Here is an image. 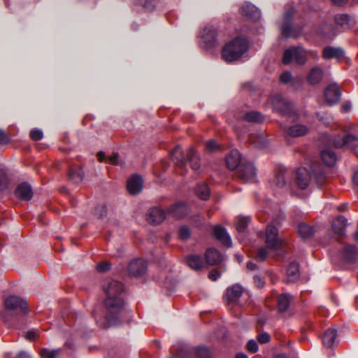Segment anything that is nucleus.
Wrapping results in <instances>:
<instances>
[{
  "mask_svg": "<svg viewBox=\"0 0 358 358\" xmlns=\"http://www.w3.org/2000/svg\"><path fill=\"white\" fill-rule=\"evenodd\" d=\"M312 176L320 188L327 182L326 171L322 166L311 167V173L305 167H300L294 173L285 166L279 165L275 169V176L272 183L278 189L295 194L296 189H306L308 187Z\"/></svg>",
  "mask_w": 358,
  "mask_h": 358,
  "instance_id": "nucleus-1",
  "label": "nucleus"
},
{
  "mask_svg": "<svg viewBox=\"0 0 358 358\" xmlns=\"http://www.w3.org/2000/svg\"><path fill=\"white\" fill-rule=\"evenodd\" d=\"M102 287L106 296L103 304L106 310L105 319L107 326L117 325L121 322L120 313L124 308V285L120 281L107 279Z\"/></svg>",
  "mask_w": 358,
  "mask_h": 358,
  "instance_id": "nucleus-2",
  "label": "nucleus"
},
{
  "mask_svg": "<svg viewBox=\"0 0 358 358\" xmlns=\"http://www.w3.org/2000/svg\"><path fill=\"white\" fill-rule=\"evenodd\" d=\"M170 155L173 162L182 171L186 170L187 163L193 170L200 168V155L194 148L184 151L180 145H176Z\"/></svg>",
  "mask_w": 358,
  "mask_h": 358,
  "instance_id": "nucleus-3",
  "label": "nucleus"
},
{
  "mask_svg": "<svg viewBox=\"0 0 358 358\" xmlns=\"http://www.w3.org/2000/svg\"><path fill=\"white\" fill-rule=\"evenodd\" d=\"M248 49V41L237 36L222 48V57L227 62H232L239 59Z\"/></svg>",
  "mask_w": 358,
  "mask_h": 358,
  "instance_id": "nucleus-4",
  "label": "nucleus"
},
{
  "mask_svg": "<svg viewBox=\"0 0 358 358\" xmlns=\"http://www.w3.org/2000/svg\"><path fill=\"white\" fill-rule=\"evenodd\" d=\"M5 310L1 313V317L5 322H9L10 316L19 309L22 313L26 314L29 311L27 301L18 296L11 295L4 301Z\"/></svg>",
  "mask_w": 358,
  "mask_h": 358,
  "instance_id": "nucleus-5",
  "label": "nucleus"
},
{
  "mask_svg": "<svg viewBox=\"0 0 358 358\" xmlns=\"http://www.w3.org/2000/svg\"><path fill=\"white\" fill-rule=\"evenodd\" d=\"M358 258V248L354 245H346L332 259L333 263L340 269H347L348 265L355 263Z\"/></svg>",
  "mask_w": 358,
  "mask_h": 358,
  "instance_id": "nucleus-6",
  "label": "nucleus"
},
{
  "mask_svg": "<svg viewBox=\"0 0 358 358\" xmlns=\"http://www.w3.org/2000/svg\"><path fill=\"white\" fill-rule=\"evenodd\" d=\"M173 350L171 358H193L194 355L197 358H211L209 349L205 347L193 348L187 345H180Z\"/></svg>",
  "mask_w": 358,
  "mask_h": 358,
  "instance_id": "nucleus-7",
  "label": "nucleus"
},
{
  "mask_svg": "<svg viewBox=\"0 0 358 358\" xmlns=\"http://www.w3.org/2000/svg\"><path fill=\"white\" fill-rule=\"evenodd\" d=\"M294 16V11L289 9L283 15L284 22L281 26V34L285 38H298L302 34L303 26L292 25V20Z\"/></svg>",
  "mask_w": 358,
  "mask_h": 358,
  "instance_id": "nucleus-8",
  "label": "nucleus"
},
{
  "mask_svg": "<svg viewBox=\"0 0 358 358\" xmlns=\"http://www.w3.org/2000/svg\"><path fill=\"white\" fill-rule=\"evenodd\" d=\"M307 50L301 46H292L284 51L282 63L289 64L293 60L300 65H304L307 62Z\"/></svg>",
  "mask_w": 358,
  "mask_h": 358,
  "instance_id": "nucleus-9",
  "label": "nucleus"
},
{
  "mask_svg": "<svg viewBox=\"0 0 358 358\" xmlns=\"http://www.w3.org/2000/svg\"><path fill=\"white\" fill-rule=\"evenodd\" d=\"M271 103L273 109L285 117H292L294 110L292 104L286 100L282 95L275 94L272 97Z\"/></svg>",
  "mask_w": 358,
  "mask_h": 358,
  "instance_id": "nucleus-10",
  "label": "nucleus"
},
{
  "mask_svg": "<svg viewBox=\"0 0 358 358\" xmlns=\"http://www.w3.org/2000/svg\"><path fill=\"white\" fill-rule=\"evenodd\" d=\"M236 178L245 183L252 180L256 176V169L252 163L244 161L235 172Z\"/></svg>",
  "mask_w": 358,
  "mask_h": 358,
  "instance_id": "nucleus-11",
  "label": "nucleus"
},
{
  "mask_svg": "<svg viewBox=\"0 0 358 358\" xmlns=\"http://www.w3.org/2000/svg\"><path fill=\"white\" fill-rule=\"evenodd\" d=\"M282 241L278 236V229L274 225L267 226L266 230V245L273 250H278L282 246Z\"/></svg>",
  "mask_w": 358,
  "mask_h": 358,
  "instance_id": "nucleus-12",
  "label": "nucleus"
},
{
  "mask_svg": "<svg viewBox=\"0 0 358 358\" xmlns=\"http://www.w3.org/2000/svg\"><path fill=\"white\" fill-rule=\"evenodd\" d=\"M244 288L240 284H234L229 287L225 292L224 299L228 306L231 304L236 305L238 303L240 298L242 296Z\"/></svg>",
  "mask_w": 358,
  "mask_h": 358,
  "instance_id": "nucleus-13",
  "label": "nucleus"
},
{
  "mask_svg": "<svg viewBox=\"0 0 358 358\" xmlns=\"http://www.w3.org/2000/svg\"><path fill=\"white\" fill-rule=\"evenodd\" d=\"M333 144L337 148L346 147L353 149L358 146V137L352 134H348L343 136H338L334 138Z\"/></svg>",
  "mask_w": 358,
  "mask_h": 358,
  "instance_id": "nucleus-14",
  "label": "nucleus"
},
{
  "mask_svg": "<svg viewBox=\"0 0 358 358\" xmlns=\"http://www.w3.org/2000/svg\"><path fill=\"white\" fill-rule=\"evenodd\" d=\"M201 40L207 49L215 48L217 45V33L213 27H206L201 32Z\"/></svg>",
  "mask_w": 358,
  "mask_h": 358,
  "instance_id": "nucleus-15",
  "label": "nucleus"
},
{
  "mask_svg": "<svg viewBox=\"0 0 358 358\" xmlns=\"http://www.w3.org/2000/svg\"><path fill=\"white\" fill-rule=\"evenodd\" d=\"M324 96L328 105L331 106L339 102L341 92L336 84H330L324 90Z\"/></svg>",
  "mask_w": 358,
  "mask_h": 358,
  "instance_id": "nucleus-16",
  "label": "nucleus"
},
{
  "mask_svg": "<svg viewBox=\"0 0 358 358\" xmlns=\"http://www.w3.org/2000/svg\"><path fill=\"white\" fill-rule=\"evenodd\" d=\"M147 268V262L143 259H133L128 265L129 274L135 277L143 275L146 273Z\"/></svg>",
  "mask_w": 358,
  "mask_h": 358,
  "instance_id": "nucleus-17",
  "label": "nucleus"
},
{
  "mask_svg": "<svg viewBox=\"0 0 358 358\" xmlns=\"http://www.w3.org/2000/svg\"><path fill=\"white\" fill-rule=\"evenodd\" d=\"M189 207L184 201H178L173 204L168 209V213L174 217L182 219L189 213Z\"/></svg>",
  "mask_w": 358,
  "mask_h": 358,
  "instance_id": "nucleus-18",
  "label": "nucleus"
},
{
  "mask_svg": "<svg viewBox=\"0 0 358 358\" xmlns=\"http://www.w3.org/2000/svg\"><path fill=\"white\" fill-rule=\"evenodd\" d=\"M345 56V50L341 47H334L331 45L326 46L323 48L322 57L324 59H335L341 60Z\"/></svg>",
  "mask_w": 358,
  "mask_h": 358,
  "instance_id": "nucleus-19",
  "label": "nucleus"
},
{
  "mask_svg": "<svg viewBox=\"0 0 358 358\" xmlns=\"http://www.w3.org/2000/svg\"><path fill=\"white\" fill-rule=\"evenodd\" d=\"M15 194L18 199L29 201L32 199L34 193L31 185L28 182H22L17 186Z\"/></svg>",
  "mask_w": 358,
  "mask_h": 358,
  "instance_id": "nucleus-20",
  "label": "nucleus"
},
{
  "mask_svg": "<svg viewBox=\"0 0 358 358\" xmlns=\"http://www.w3.org/2000/svg\"><path fill=\"white\" fill-rule=\"evenodd\" d=\"M225 162L229 169L235 170L236 171L238 169L239 165L244 161L241 159L240 152L236 149H234L226 155Z\"/></svg>",
  "mask_w": 358,
  "mask_h": 358,
  "instance_id": "nucleus-21",
  "label": "nucleus"
},
{
  "mask_svg": "<svg viewBox=\"0 0 358 358\" xmlns=\"http://www.w3.org/2000/svg\"><path fill=\"white\" fill-rule=\"evenodd\" d=\"M166 212L159 207L150 208L147 214V220L153 225L162 223L166 218Z\"/></svg>",
  "mask_w": 358,
  "mask_h": 358,
  "instance_id": "nucleus-22",
  "label": "nucleus"
},
{
  "mask_svg": "<svg viewBox=\"0 0 358 358\" xmlns=\"http://www.w3.org/2000/svg\"><path fill=\"white\" fill-rule=\"evenodd\" d=\"M129 192L133 195L139 194L143 189V179L141 176L134 174L131 176L127 185Z\"/></svg>",
  "mask_w": 358,
  "mask_h": 358,
  "instance_id": "nucleus-23",
  "label": "nucleus"
},
{
  "mask_svg": "<svg viewBox=\"0 0 358 358\" xmlns=\"http://www.w3.org/2000/svg\"><path fill=\"white\" fill-rule=\"evenodd\" d=\"M213 234L215 238L220 241L227 248L231 246V239L224 227L219 225L215 226L213 230Z\"/></svg>",
  "mask_w": 358,
  "mask_h": 358,
  "instance_id": "nucleus-24",
  "label": "nucleus"
},
{
  "mask_svg": "<svg viewBox=\"0 0 358 358\" xmlns=\"http://www.w3.org/2000/svg\"><path fill=\"white\" fill-rule=\"evenodd\" d=\"M347 219L343 216H338L332 224V229L338 236V241H341L345 236V227L347 225Z\"/></svg>",
  "mask_w": 358,
  "mask_h": 358,
  "instance_id": "nucleus-25",
  "label": "nucleus"
},
{
  "mask_svg": "<svg viewBox=\"0 0 358 358\" xmlns=\"http://www.w3.org/2000/svg\"><path fill=\"white\" fill-rule=\"evenodd\" d=\"M324 74V69L322 67L319 66H313L310 69L306 77V80L308 84L315 85L322 81Z\"/></svg>",
  "mask_w": 358,
  "mask_h": 358,
  "instance_id": "nucleus-26",
  "label": "nucleus"
},
{
  "mask_svg": "<svg viewBox=\"0 0 358 358\" xmlns=\"http://www.w3.org/2000/svg\"><path fill=\"white\" fill-rule=\"evenodd\" d=\"M241 13L243 16L253 21L258 20L261 16L259 10L255 5L248 3L242 6Z\"/></svg>",
  "mask_w": 358,
  "mask_h": 358,
  "instance_id": "nucleus-27",
  "label": "nucleus"
},
{
  "mask_svg": "<svg viewBox=\"0 0 358 358\" xmlns=\"http://www.w3.org/2000/svg\"><path fill=\"white\" fill-rule=\"evenodd\" d=\"M335 23L341 28L346 29L353 27L355 24V19L348 14H337L334 16Z\"/></svg>",
  "mask_w": 358,
  "mask_h": 358,
  "instance_id": "nucleus-28",
  "label": "nucleus"
},
{
  "mask_svg": "<svg viewBox=\"0 0 358 358\" xmlns=\"http://www.w3.org/2000/svg\"><path fill=\"white\" fill-rule=\"evenodd\" d=\"M206 262L210 265H216L222 260L221 252L215 248H208L205 253Z\"/></svg>",
  "mask_w": 358,
  "mask_h": 358,
  "instance_id": "nucleus-29",
  "label": "nucleus"
},
{
  "mask_svg": "<svg viewBox=\"0 0 358 358\" xmlns=\"http://www.w3.org/2000/svg\"><path fill=\"white\" fill-rule=\"evenodd\" d=\"M309 131V128L304 124H296L290 126L287 129V134L294 138L303 136L307 134Z\"/></svg>",
  "mask_w": 358,
  "mask_h": 358,
  "instance_id": "nucleus-30",
  "label": "nucleus"
},
{
  "mask_svg": "<svg viewBox=\"0 0 358 358\" xmlns=\"http://www.w3.org/2000/svg\"><path fill=\"white\" fill-rule=\"evenodd\" d=\"M320 156L322 162L326 166L332 167L336 164L337 155L331 149H324L321 151Z\"/></svg>",
  "mask_w": 358,
  "mask_h": 358,
  "instance_id": "nucleus-31",
  "label": "nucleus"
},
{
  "mask_svg": "<svg viewBox=\"0 0 358 358\" xmlns=\"http://www.w3.org/2000/svg\"><path fill=\"white\" fill-rule=\"evenodd\" d=\"M68 177L70 180L75 183L81 182L84 178V171L78 165H72L69 167Z\"/></svg>",
  "mask_w": 358,
  "mask_h": 358,
  "instance_id": "nucleus-32",
  "label": "nucleus"
},
{
  "mask_svg": "<svg viewBox=\"0 0 358 358\" xmlns=\"http://www.w3.org/2000/svg\"><path fill=\"white\" fill-rule=\"evenodd\" d=\"M292 298V295L289 294H282L278 296L276 301L278 312L285 313L288 310Z\"/></svg>",
  "mask_w": 358,
  "mask_h": 358,
  "instance_id": "nucleus-33",
  "label": "nucleus"
},
{
  "mask_svg": "<svg viewBox=\"0 0 358 358\" xmlns=\"http://www.w3.org/2000/svg\"><path fill=\"white\" fill-rule=\"evenodd\" d=\"M187 265L193 270H200L203 266V259L199 255H189L186 257Z\"/></svg>",
  "mask_w": 358,
  "mask_h": 358,
  "instance_id": "nucleus-34",
  "label": "nucleus"
},
{
  "mask_svg": "<svg viewBox=\"0 0 358 358\" xmlns=\"http://www.w3.org/2000/svg\"><path fill=\"white\" fill-rule=\"evenodd\" d=\"M98 160L100 162H103L104 161H106L110 164L114 165V166H122V164L120 162L119 160V154L117 152H113L111 156L106 157L105 155V152L103 151H100L96 155Z\"/></svg>",
  "mask_w": 358,
  "mask_h": 358,
  "instance_id": "nucleus-35",
  "label": "nucleus"
},
{
  "mask_svg": "<svg viewBox=\"0 0 358 358\" xmlns=\"http://www.w3.org/2000/svg\"><path fill=\"white\" fill-rule=\"evenodd\" d=\"M337 336V331L334 328L328 329L323 336L322 342L324 346L331 348L333 346L336 338Z\"/></svg>",
  "mask_w": 358,
  "mask_h": 358,
  "instance_id": "nucleus-36",
  "label": "nucleus"
},
{
  "mask_svg": "<svg viewBox=\"0 0 358 358\" xmlns=\"http://www.w3.org/2000/svg\"><path fill=\"white\" fill-rule=\"evenodd\" d=\"M242 118L245 122L252 123H262L264 120L261 113L255 110L247 112L243 115Z\"/></svg>",
  "mask_w": 358,
  "mask_h": 358,
  "instance_id": "nucleus-37",
  "label": "nucleus"
},
{
  "mask_svg": "<svg viewBox=\"0 0 358 358\" xmlns=\"http://www.w3.org/2000/svg\"><path fill=\"white\" fill-rule=\"evenodd\" d=\"M298 233L302 238L306 239L314 235L315 229L313 227L302 222L298 225Z\"/></svg>",
  "mask_w": 358,
  "mask_h": 358,
  "instance_id": "nucleus-38",
  "label": "nucleus"
},
{
  "mask_svg": "<svg viewBox=\"0 0 358 358\" xmlns=\"http://www.w3.org/2000/svg\"><path fill=\"white\" fill-rule=\"evenodd\" d=\"M196 194L201 199L208 200L210 196V190L206 183H199L196 187Z\"/></svg>",
  "mask_w": 358,
  "mask_h": 358,
  "instance_id": "nucleus-39",
  "label": "nucleus"
},
{
  "mask_svg": "<svg viewBox=\"0 0 358 358\" xmlns=\"http://www.w3.org/2000/svg\"><path fill=\"white\" fill-rule=\"evenodd\" d=\"M287 273L292 280L297 279L299 275V264L296 262H290L287 267Z\"/></svg>",
  "mask_w": 358,
  "mask_h": 358,
  "instance_id": "nucleus-40",
  "label": "nucleus"
},
{
  "mask_svg": "<svg viewBox=\"0 0 358 358\" xmlns=\"http://www.w3.org/2000/svg\"><path fill=\"white\" fill-rule=\"evenodd\" d=\"M192 235V231L190 228L187 225H182L179 228L178 230V238L182 241H187Z\"/></svg>",
  "mask_w": 358,
  "mask_h": 358,
  "instance_id": "nucleus-41",
  "label": "nucleus"
},
{
  "mask_svg": "<svg viewBox=\"0 0 358 358\" xmlns=\"http://www.w3.org/2000/svg\"><path fill=\"white\" fill-rule=\"evenodd\" d=\"M59 349H55V350H49L47 348H43L41 350L40 355L42 358H55L59 353L60 352Z\"/></svg>",
  "mask_w": 358,
  "mask_h": 358,
  "instance_id": "nucleus-42",
  "label": "nucleus"
},
{
  "mask_svg": "<svg viewBox=\"0 0 358 358\" xmlns=\"http://www.w3.org/2000/svg\"><path fill=\"white\" fill-rule=\"evenodd\" d=\"M206 150L208 152H215L221 149L220 145L214 140L208 141L205 145Z\"/></svg>",
  "mask_w": 358,
  "mask_h": 358,
  "instance_id": "nucleus-43",
  "label": "nucleus"
},
{
  "mask_svg": "<svg viewBox=\"0 0 358 358\" xmlns=\"http://www.w3.org/2000/svg\"><path fill=\"white\" fill-rule=\"evenodd\" d=\"M8 178L6 172L0 169V190H4L7 188L8 185Z\"/></svg>",
  "mask_w": 358,
  "mask_h": 358,
  "instance_id": "nucleus-44",
  "label": "nucleus"
},
{
  "mask_svg": "<svg viewBox=\"0 0 358 358\" xmlns=\"http://www.w3.org/2000/svg\"><path fill=\"white\" fill-rule=\"evenodd\" d=\"M107 210L106 204H100L95 208L94 214L99 218H103L107 215Z\"/></svg>",
  "mask_w": 358,
  "mask_h": 358,
  "instance_id": "nucleus-45",
  "label": "nucleus"
},
{
  "mask_svg": "<svg viewBox=\"0 0 358 358\" xmlns=\"http://www.w3.org/2000/svg\"><path fill=\"white\" fill-rule=\"evenodd\" d=\"M250 222V220L248 217H241L238 219V222L236 224V229L239 232L244 231L248 226Z\"/></svg>",
  "mask_w": 358,
  "mask_h": 358,
  "instance_id": "nucleus-46",
  "label": "nucleus"
},
{
  "mask_svg": "<svg viewBox=\"0 0 358 358\" xmlns=\"http://www.w3.org/2000/svg\"><path fill=\"white\" fill-rule=\"evenodd\" d=\"M279 80L283 84H288L292 80V75L289 71H284L280 74Z\"/></svg>",
  "mask_w": 358,
  "mask_h": 358,
  "instance_id": "nucleus-47",
  "label": "nucleus"
},
{
  "mask_svg": "<svg viewBox=\"0 0 358 358\" xmlns=\"http://www.w3.org/2000/svg\"><path fill=\"white\" fill-rule=\"evenodd\" d=\"M329 28H330L329 24H328L327 23H324L317 28V29L315 31L316 34L319 36L327 37L328 36V34L326 31V29H329Z\"/></svg>",
  "mask_w": 358,
  "mask_h": 358,
  "instance_id": "nucleus-48",
  "label": "nucleus"
},
{
  "mask_svg": "<svg viewBox=\"0 0 358 358\" xmlns=\"http://www.w3.org/2000/svg\"><path fill=\"white\" fill-rule=\"evenodd\" d=\"M29 136L33 141H38L43 138V134L41 130L35 129L30 131Z\"/></svg>",
  "mask_w": 358,
  "mask_h": 358,
  "instance_id": "nucleus-49",
  "label": "nucleus"
},
{
  "mask_svg": "<svg viewBox=\"0 0 358 358\" xmlns=\"http://www.w3.org/2000/svg\"><path fill=\"white\" fill-rule=\"evenodd\" d=\"M268 256L267 250L265 248H260L258 249L256 254L255 259L261 262L264 261Z\"/></svg>",
  "mask_w": 358,
  "mask_h": 358,
  "instance_id": "nucleus-50",
  "label": "nucleus"
},
{
  "mask_svg": "<svg viewBox=\"0 0 358 358\" xmlns=\"http://www.w3.org/2000/svg\"><path fill=\"white\" fill-rule=\"evenodd\" d=\"M246 348L249 352L252 353H255L258 351L259 346L255 340L252 339L248 342Z\"/></svg>",
  "mask_w": 358,
  "mask_h": 358,
  "instance_id": "nucleus-51",
  "label": "nucleus"
},
{
  "mask_svg": "<svg viewBox=\"0 0 358 358\" xmlns=\"http://www.w3.org/2000/svg\"><path fill=\"white\" fill-rule=\"evenodd\" d=\"M110 264L106 262H101L96 265V270L99 272L104 273L110 269Z\"/></svg>",
  "mask_w": 358,
  "mask_h": 358,
  "instance_id": "nucleus-52",
  "label": "nucleus"
},
{
  "mask_svg": "<svg viewBox=\"0 0 358 358\" xmlns=\"http://www.w3.org/2000/svg\"><path fill=\"white\" fill-rule=\"evenodd\" d=\"M257 341L261 344L268 343L271 340L270 335L266 332H263L257 336Z\"/></svg>",
  "mask_w": 358,
  "mask_h": 358,
  "instance_id": "nucleus-53",
  "label": "nucleus"
},
{
  "mask_svg": "<svg viewBox=\"0 0 358 358\" xmlns=\"http://www.w3.org/2000/svg\"><path fill=\"white\" fill-rule=\"evenodd\" d=\"M221 276V273L217 269H213L208 273V278L213 281L217 280Z\"/></svg>",
  "mask_w": 358,
  "mask_h": 358,
  "instance_id": "nucleus-54",
  "label": "nucleus"
},
{
  "mask_svg": "<svg viewBox=\"0 0 358 358\" xmlns=\"http://www.w3.org/2000/svg\"><path fill=\"white\" fill-rule=\"evenodd\" d=\"M8 136L1 129H0V145H5L9 142Z\"/></svg>",
  "mask_w": 358,
  "mask_h": 358,
  "instance_id": "nucleus-55",
  "label": "nucleus"
},
{
  "mask_svg": "<svg viewBox=\"0 0 358 358\" xmlns=\"http://www.w3.org/2000/svg\"><path fill=\"white\" fill-rule=\"evenodd\" d=\"M254 282L255 285L259 288L263 287L265 284L264 279L259 275H255L254 277Z\"/></svg>",
  "mask_w": 358,
  "mask_h": 358,
  "instance_id": "nucleus-56",
  "label": "nucleus"
},
{
  "mask_svg": "<svg viewBox=\"0 0 358 358\" xmlns=\"http://www.w3.org/2000/svg\"><path fill=\"white\" fill-rule=\"evenodd\" d=\"M143 7L148 10H152L155 8V3L152 0H146L144 3Z\"/></svg>",
  "mask_w": 358,
  "mask_h": 358,
  "instance_id": "nucleus-57",
  "label": "nucleus"
},
{
  "mask_svg": "<svg viewBox=\"0 0 358 358\" xmlns=\"http://www.w3.org/2000/svg\"><path fill=\"white\" fill-rule=\"evenodd\" d=\"M36 336L37 334L34 331H28L25 335L26 338L29 341H34Z\"/></svg>",
  "mask_w": 358,
  "mask_h": 358,
  "instance_id": "nucleus-58",
  "label": "nucleus"
},
{
  "mask_svg": "<svg viewBox=\"0 0 358 358\" xmlns=\"http://www.w3.org/2000/svg\"><path fill=\"white\" fill-rule=\"evenodd\" d=\"M257 266L252 262H249L247 264V268L250 271H255L257 268Z\"/></svg>",
  "mask_w": 358,
  "mask_h": 358,
  "instance_id": "nucleus-59",
  "label": "nucleus"
},
{
  "mask_svg": "<svg viewBox=\"0 0 358 358\" xmlns=\"http://www.w3.org/2000/svg\"><path fill=\"white\" fill-rule=\"evenodd\" d=\"M14 358H30L29 355L25 352H19Z\"/></svg>",
  "mask_w": 358,
  "mask_h": 358,
  "instance_id": "nucleus-60",
  "label": "nucleus"
},
{
  "mask_svg": "<svg viewBox=\"0 0 358 358\" xmlns=\"http://www.w3.org/2000/svg\"><path fill=\"white\" fill-rule=\"evenodd\" d=\"M348 0H331L334 4L341 6L343 4H345L348 2Z\"/></svg>",
  "mask_w": 358,
  "mask_h": 358,
  "instance_id": "nucleus-61",
  "label": "nucleus"
},
{
  "mask_svg": "<svg viewBox=\"0 0 358 358\" xmlns=\"http://www.w3.org/2000/svg\"><path fill=\"white\" fill-rule=\"evenodd\" d=\"M255 146L259 148H263L266 146V141H260L259 143H252Z\"/></svg>",
  "mask_w": 358,
  "mask_h": 358,
  "instance_id": "nucleus-62",
  "label": "nucleus"
},
{
  "mask_svg": "<svg viewBox=\"0 0 358 358\" xmlns=\"http://www.w3.org/2000/svg\"><path fill=\"white\" fill-rule=\"evenodd\" d=\"M64 347L68 349H73V343L71 341H67L65 344Z\"/></svg>",
  "mask_w": 358,
  "mask_h": 358,
  "instance_id": "nucleus-63",
  "label": "nucleus"
},
{
  "mask_svg": "<svg viewBox=\"0 0 358 358\" xmlns=\"http://www.w3.org/2000/svg\"><path fill=\"white\" fill-rule=\"evenodd\" d=\"M235 358H248V357L245 353L238 352L236 355Z\"/></svg>",
  "mask_w": 358,
  "mask_h": 358,
  "instance_id": "nucleus-64",
  "label": "nucleus"
}]
</instances>
